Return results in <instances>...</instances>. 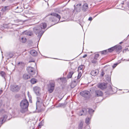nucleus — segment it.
I'll use <instances>...</instances> for the list:
<instances>
[{"label":"nucleus","instance_id":"obj_1","mask_svg":"<svg viewBox=\"0 0 129 129\" xmlns=\"http://www.w3.org/2000/svg\"><path fill=\"white\" fill-rule=\"evenodd\" d=\"M47 25L46 23H41L39 26L34 28V30L35 33L36 35L38 34L37 36L38 38L40 39L45 31H44L42 30L45 29L46 28Z\"/></svg>","mask_w":129,"mask_h":129},{"label":"nucleus","instance_id":"obj_2","mask_svg":"<svg viewBox=\"0 0 129 129\" xmlns=\"http://www.w3.org/2000/svg\"><path fill=\"white\" fill-rule=\"evenodd\" d=\"M28 102L26 99H24L22 100L20 103L21 112L23 113L26 111L28 109Z\"/></svg>","mask_w":129,"mask_h":129},{"label":"nucleus","instance_id":"obj_3","mask_svg":"<svg viewBox=\"0 0 129 129\" xmlns=\"http://www.w3.org/2000/svg\"><path fill=\"white\" fill-rule=\"evenodd\" d=\"M20 87L16 84L11 85L10 86V90L13 92H16L20 89Z\"/></svg>","mask_w":129,"mask_h":129},{"label":"nucleus","instance_id":"obj_4","mask_svg":"<svg viewBox=\"0 0 129 129\" xmlns=\"http://www.w3.org/2000/svg\"><path fill=\"white\" fill-rule=\"evenodd\" d=\"M55 84L54 82H50L48 86V90L50 93L53 91Z\"/></svg>","mask_w":129,"mask_h":129},{"label":"nucleus","instance_id":"obj_5","mask_svg":"<svg viewBox=\"0 0 129 129\" xmlns=\"http://www.w3.org/2000/svg\"><path fill=\"white\" fill-rule=\"evenodd\" d=\"M80 94V95L82 96L87 98H89L90 95V92L86 90L81 92Z\"/></svg>","mask_w":129,"mask_h":129},{"label":"nucleus","instance_id":"obj_6","mask_svg":"<svg viewBox=\"0 0 129 129\" xmlns=\"http://www.w3.org/2000/svg\"><path fill=\"white\" fill-rule=\"evenodd\" d=\"M51 15L53 16H54V18H56V20H53L52 21H55L56 23H57L58 21L60 20V16L57 14L55 13H52L51 14Z\"/></svg>","mask_w":129,"mask_h":129},{"label":"nucleus","instance_id":"obj_7","mask_svg":"<svg viewBox=\"0 0 129 129\" xmlns=\"http://www.w3.org/2000/svg\"><path fill=\"white\" fill-rule=\"evenodd\" d=\"M7 117V116L5 114H4L0 117V124H2L6 121Z\"/></svg>","mask_w":129,"mask_h":129},{"label":"nucleus","instance_id":"obj_8","mask_svg":"<svg viewBox=\"0 0 129 129\" xmlns=\"http://www.w3.org/2000/svg\"><path fill=\"white\" fill-rule=\"evenodd\" d=\"M33 90L37 95H39L40 94V92L41 89L38 86H35L34 87Z\"/></svg>","mask_w":129,"mask_h":129},{"label":"nucleus","instance_id":"obj_9","mask_svg":"<svg viewBox=\"0 0 129 129\" xmlns=\"http://www.w3.org/2000/svg\"><path fill=\"white\" fill-rule=\"evenodd\" d=\"M98 87L102 89L106 88L107 87V85L105 83H99L97 85Z\"/></svg>","mask_w":129,"mask_h":129},{"label":"nucleus","instance_id":"obj_10","mask_svg":"<svg viewBox=\"0 0 129 129\" xmlns=\"http://www.w3.org/2000/svg\"><path fill=\"white\" fill-rule=\"evenodd\" d=\"M79 80H76L75 79L74 80L72 81V82L71 85V88H73L75 87L77 85V83L79 82Z\"/></svg>","mask_w":129,"mask_h":129},{"label":"nucleus","instance_id":"obj_11","mask_svg":"<svg viewBox=\"0 0 129 129\" xmlns=\"http://www.w3.org/2000/svg\"><path fill=\"white\" fill-rule=\"evenodd\" d=\"M87 112V109L85 108H83L82 110L79 112L78 114L79 115L81 116L83 115H85L86 114Z\"/></svg>","mask_w":129,"mask_h":129},{"label":"nucleus","instance_id":"obj_12","mask_svg":"<svg viewBox=\"0 0 129 129\" xmlns=\"http://www.w3.org/2000/svg\"><path fill=\"white\" fill-rule=\"evenodd\" d=\"M95 95L98 96H102L103 94V93L100 90L96 91H95Z\"/></svg>","mask_w":129,"mask_h":129},{"label":"nucleus","instance_id":"obj_13","mask_svg":"<svg viewBox=\"0 0 129 129\" xmlns=\"http://www.w3.org/2000/svg\"><path fill=\"white\" fill-rule=\"evenodd\" d=\"M99 72V70H93L91 72V74L92 76H95L98 74Z\"/></svg>","mask_w":129,"mask_h":129},{"label":"nucleus","instance_id":"obj_14","mask_svg":"<svg viewBox=\"0 0 129 129\" xmlns=\"http://www.w3.org/2000/svg\"><path fill=\"white\" fill-rule=\"evenodd\" d=\"M81 4H80L77 5L76 7H75V6L74 5L75 10L77 12H79L80 11L81 9Z\"/></svg>","mask_w":129,"mask_h":129},{"label":"nucleus","instance_id":"obj_15","mask_svg":"<svg viewBox=\"0 0 129 129\" xmlns=\"http://www.w3.org/2000/svg\"><path fill=\"white\" fill-rule=\"evenodd\" d=\"M30 54L33 56H36L37 55V52L35 50H31L30 51Z\"/></svg>","mask_w":129,"mask_h":129},{"label":"nucleus","instance_id":"obj_16","mask_svg":"<svg viewBox=\"0 0 129 129\" xmlns=\"http://www.w3.org/2000/svg\"><path fill=\"white\" fill-rule=\"evenodd\" d=\"M88 8V6L86 3L84 4L82 10L84 11H86Z\"/></svg>","mask_w":129,"mask_h":129},{"label":"nucleus","instance_id":"obj_17","mask_svg":"<svg viewBox=\"0 0 129 129\" xmlns=\"http://www.w3.org/2000/svg\"><path fill=\"white\" fill-rule=\"evenodd\" d=\"M9 9V7L5 6L2 9L1 11L4 12H5L7 11Z\"/></svg>","mask_w":129,"mask_h":129},{"label":"nucleus","instance_id":"obj_18","mask_svg":"<svg viewBox=\"0 0 129 129\" xmlns=\"http://www.w3.org/2000/svg\"><path fill=\"white\" fill-rule=\"evenodd\" d=\"M115 46H116V47H115V49L116 50L117 52L119 51L121 49V46L120 45H116Z\"/></svg>","mask_w":129,"mask_h":129},{"label":"nucleus","instance_id":"obj_19","mask_svg":"<svg viewBox=\"0 0 129 129\" xmlns=\"http://www.w3.org/2000/svg\"><path fill=\"white\" fill-rule=\"evenodd\" d=\"M23 78L25 79H29L30 78V75L26 74H24L23 76Z\"/></svg>","mask_w":129,"mask_h":129},{"label":"nucleus","instance_id":"obj_20","mask_svg":"<svg viewBox=\"0 0 129 129\" xmlns=\"http://www.w3.org/2000/svg\"><path fill=\"white\" fill-rule=\"evenodd\" d=\"M57 80L58 82L61 81L62 83L65 82L66 81V78H58L57 79Z\"/></svg>","mask_w":129,"mask_h":129},{"label":"nucleus","instance_id":"obj_21","mask_svg":"<svg viewBox=\"0 0 129 129\" xmlns=\"http://www.w3.org/2000/svg\"><path fill=\"white\" fill-rule=\"evenodd\" d=\"M74 73V72L73 71H70L69 74L67 76V78L68 79L71 78L72 77V75Z\"/></svg>","mask_w":129,"mask_h":129},{"label":"nucleus","instance_id":"obj_22","mask_svg":"<svg viewBox=\"0 0 129 129\" xmlns=\"http://www.w3.org/2000/svg\"><path fill=\"white\" fill-rule=\"evenodd\" d=\"M27 70L29 73H31L33 70H34V68L31 67H29L27 68Z\"/></svg>","mask_w":129,"mask_h":129},{"label":"nucleus","instance_id":"obj_23","mask_svg":"<svg viewBox=\"0 0 129 129\" xmlns=\"http://www.w3.org/2000/svg\"><path fill=\"white\" fill-rule=\"evenodd\" d=\"M24 34L26 35L29 36H31L33 34L30 31H26L24 32Z\"/></svg>","mask_w":129,"mask_h":129},{"label":"nucleus","instance_id":"obj_24","mask_svg":"<svg viewBox=\"0 0 129 129\" xmlns=\"http://www.w3.org/2000/svg\"><path fill=\"white\" fill-rule=\"evenodd\" d=\"M116 47V46H114L112 47L107 50H108V52H112L114 50H115V47Z\"/></svg>","mask_w":129,"mask_h":129},{"label":"nucleus","instance_id":"obj_25","mask_svg":"<svg viewBox=\"0 0 129 129\" xmlns=\"http://www.w3.org/2000/svg\"><path fill=\"white\" fill-rule=\"evenodd\" d=\"M91 61L92 63L93 64H95L97 63V60L94 58H91Z\"/></svg>","mask_w":129,"mask_h":129},{"label":"nucleus","instance_id":"obj_26","mask_svg":"<svg viewBox=\"0 0 129 129\" xmlns=\"http://www.w3.org/2000/svg\"><path fill=\"white\" fill-rule=\"evenodd\" d=\"M78 75L77 76V78L76 79V80H79V79L81 77V71H79L78 72Z\"/></svg>","mask_w":129,"mask_h":129},{"label":"nucleus","instance_id":"obj_27","mask_svg":"<svg viewBox=\"0 0 129 129\" xmlns=\"http://www.w3.org/2000/svg\"><path fill=\"white\" fill-rule=\"evenodd\" d=\"M37 80L35 78L32 79L31 80L30 82L32 84H34L37 82Z\"/></svg>","mask_w":129,"mask_h":129},{"label":"nucleus","instance_id":"obj_28","mask_svg":"<svg viewBox=\"0 0 129 129\" xmlns=\"http://www.w3.org/2000/svg\"><path fill=\"white\" fill-rule=\"evenodd\" d=\"M83 125V122L81 121L79 125V128L80 129H82Z\"/></svg>","mask_w":129,"mask_h":129},{"label":"nucleus","instance_id":"obj_29","mask_svg":"<svg viewBox=\"0 0 129 129\" xmlns=\"http://www.w3.org/2000/svg\"><path fill=\"white\" fill-rule=\"evenodd\" d=\"M83 66L82 65H81L78 68V72L82 71V69L83 68Z\"/></svg>","mask_w":129,"mask_h":129},{"label":"nucleus","instance_id":"obj_30","mask_svg":"<svg viewBox=\"0 0 129 129\" xmlns=\"http://www.w3.org/2000/svg\"><path fill=\"white\" fill-rule=\"evenodd\" d=\"M90 118H89L88 117L85 120V122L86 123L88 124L90 123Z\"/></svg>","mask_w":129,"mask_h":129},{"label":"nucleus","instance_id":"obj_31","mask_svg":"<svg viewBox=\"0 0 129 129\" xmlns=\"http://www.w3.org/2000/svg\"><path fill=\"white\" fill-rule=\"evenodd\" d=\"M44 124V120L43 119L42 120V121L39 123V126L40 128L41 127L43 126Z\"/></svg>","mask_w":129,"mask_h":129},{"label":"nucleus","instance_id":"obj_32","mask_svg":"<svg viewBox=\"0 0 129 129\" xmlns=\"http://www.w3.org/2000/svg\"><path fill=\"white\" fill-rule=\"evenodd\" d=\"M21 42L23 43H25L26 41V39L25 38H22L20 40Z\"/></svg>","mask_w":129,"mask_h":129},{"label":"nucleus","instance_id":"obj_33","mask_svg":"<svg viewBox=\"0 0 129 129\" xmlns=\"http://www.w3.org/2000/svg\"><path fill=\"white\" fill-rule=\"evenodd\" d=\"M88 113L90 114H91L93 113L94 111L91 109H89L88 110Z\"/></svg>","mask_w":129,"mask_h":129},{"label":"nucleus","instance_id":"obj_34","mask_svg":"<svg viewBox=\"0 0 129 129\" xmlns=\"http://www.w3.org/2000/svg\"><path fill=\"white\" fill-rule=\"evenodd\" d=\"M99 56V54H95L94 58L97 60Z\"/></svg>","mask_w":129,"mask_h":129},{"label":"nucleus","instance_id":"obj_35","mask_svg":"<svg viewBox=\"0 0 129 129\" xmlns=\"http://www.w3.org/2000/svg\"><path fill=\"white\" fill-rule=\"evenodd\" d=\"M107 53H108V50H107L103 51L101 52L102 54H105Z\"/></svg>","mask_w":129,"mask_h":129},{"label":"nucleus","instance_id":"obj_36","mask_svg":"<svg viewBox=\"0 0 129 129\" xmlns=\"http://www.w3.org/2000/svg\"><path fill=\"white\" fill-rule=\"evenodd\" d=\"M9 57L10 58H11L13 56V53H10L9 55Z\"/></svg>","mask_w":129,"mask_h":129},{"label":"nucleus","instance_id":"obj_37","mask_svg":"<svg viewBox=\"0 0 129 129\" xmlns=\"http://www.w3.org/2000/svg\"><path fill=\"white\" fill-rule=\"evenodd\" d=\"M119 63H114L113 66V68H115L116 66Z\"/></svg>","mask_w":129,"mask_h":129},{"label":"nucleus","instance_id":"obj_38","mask_svg":"<svg viewBox=\"0 0 129 129\" xmlns=\"http://www.w3.org/2000/svg\"><path fill=\"white\" fill-rule=\"evenodd\" d=\"M0 74L1 75L2 77H4V75L5 74V73L4 72H1L0 73Z\"/></svg>","mask_w":129,"mask_h":129},{"label":"nucleus","instance_id":"obj_39","mask_svg":"<svg viewBox=\"0 0 129 129\" xmlns=\"http://www.w3.org/2000/svg\"><path fill=\"white\" fill-rule=\"evenodd\" d=\"M30 75H31V76H33V75H34L35 74V72L34 71V70H33V72H31V73H29Z\"/></svg>","mask_w":129,"mask_h":129},{"label":"nucleus","instance_id":"obj_40","mask_svg":"<svg viewBox=\"0 0 129 129\" xmlns=\"http://www.w3.org/2000/svg\"><path fill=\"white\" fill-rule=\"evenodd\" d=\"M64 104L60 103L58 104V106H57V107H58L63 106Z\"/></svg>","mask_w":129,"mask_h":129},{"label":"nucleus","instance_id":"obj_41","mask_svg":"<svg viewBox=\"0 0 129 129\" xmlns=\"http://www.w3.org/2000/svg\"><path fill=\"white\" fill-rule=\"evenodd\" d=\"M18 8H19L20 9V11H22V9L21 7H20H20H18V6L17 7L16 9H17Z\"/></svg>","mask_w":129,"mask_h":129},{"label":"nucleus","instance_id":"obj_42","mask_svg":"<svg viewBox=\"0 0 129 129\" xmlns=\"http://www.w3.org/2000/svg\"><path fill=\"white\" fill-rule=\"evenodd\" d=\"M92 19V18L91 17H89L88 19V20L90 21H91Z\"/></svg>","mask_w":129,"mask_h":129},{"label":"nucleus","instance_id":"obj_43","mask_svg":"<svg viewBox=\"0 0 129 129\" xmlns=\"http://www.w3.org/2000/svg\"><path fill=\"white\" fill-rule=\"evenodd\" d=\"M23 64V63L22 62H19L18 63V65H19L20 64H21V65H22V64Z\"/></svg>","mask_w":129,"mask_h":129},{"label":"nucleus","instance_id":"obj_44","mask_svg":"<svg viewBox=\"0 0 129 129\" xmlns=\"http://www.w3.org/2000/svg\"><path fill=\"white\" fill-rule=\"evenodd\" d=\"M87 56V55L86 54H85L83 56V58H85Z\"/></svg>","mask_w":129,"mask_h":129},{"label":"nucleus","instance_id":"obj_45","mask_svg":"<svg viewBox=\"0 0 129 129\" xmlns=\"http://www.w3.org/2000/svg\"><path fill=\"white\" fill-rule=\"evenodd\" d=\"M3 92V90H0V95H1Z\"/></svg>","mask_w":129,"mask_h":129},{"label":"nucleus","instance_id":"obj_46","mask_svg":"<svg viewBox=\"0 0 129 129\" xmlns=\"http://www.w3.org/2000/svg\"><path fill=\"white\" fill-rule=\"evenodd\" d=\"M28 97H29V99L30 100V99H31V96H28Z\"/></svg>","mask_w":129,"mask_h":129},{"label":"nucleus","instance_id":"obj_47","mask_svg":"<svg viewBox=\"0 0 129 129\" xmlns=\"http://www.w3.org/2000/svg\"><path fill=\"white\" fill-rule=\"evenodd\" d=\"M112 89L111 87V86H110V90H112Z\"/></svg>","mask_w":129,"mask_h":129},{"label":"nucleus","instance_id":"obj_48","mask_svg":"<svg viewBox=\"0 0 129 129\" xmlns=\"http://www.w3.org/2000/svg\"><path fill=\"white\" fill-rule=\"evenodd\" d=\"M34 61H29V62H34Z\"/></svg>","mask_w":129,"mask_h":129},{"label":"nucleus","instance_id":"obj_49","mask_svg":"<svg viewBox=\"0 0 129 129\" xmlns=\"http://www.w3.org/2000/svg\"><path fill=\"white\" fill-rule=\"evenodd\" d=\"M123 42H120L119 43L120 44H121Z\"/></svg>","mask_w":129,"mask_h":129},{"label":"nucleus","instance_id":"obj_50","mask_svg":"<svg viewBox=\"0 0 129 129\" xmlns=\"http://www.w3.org/2000/svg\"><path fill=\"white\" fill-rule=\"evenodd\" d=\"M1 12H0V17H1Z\"/></svg>","mask_w":129,"mask_h":129},{"label":"nucleus","instance_id":"obj_51","mask_svg":"<svg viewBox=\"0 0 129 129\" xmlns=\"http://www.w3.org/2000/svg\"><path fill=\"white\" fill-rule=\"evenodd\" d=\"M37 102H39V101H38L36 103H37Z\"/></svg>","mask_w":129,"mask_h":129},{"label":"nucleus","instance_id":"obj_52","mask_svg":"<svg viewBox=\"0 0 129 129\" xmlns=\"http://www.w3.org/2000/svg\"><path fill=\"white\" fill-rule=\"evenodd\" d=\"M1 103H0V107H1Z\"/></svg>","mask_w":129,"mask_h":129},{"label":"nucleus","instance_id":"obj_53","mask_svg":"<svg viewBox=\"0 0 129 129\" xmlns=\"http://www.w3.org/2000/svg\"><path fill=\"white\" fill-rule=\"evenodd\" d=\"M3 1H4L5 0H2Z\"/></svg>","mask_w":129,"mask_h":129},{"label":"nucleus","instance_id":"obj_54","mask_svg":"<svg viewBox=\"0 0 129 129\" xmlns=\"http://www.w3.org/2000/svg\"><path fill=\"white\" fill-rule=\"evenodd\" d=\"M127 61H129V60H127Z\"/></svg>","mask_w":129,"mask_h":129},{"label":"nucleus","instance_id":"obj_55","mask_svg":"<svg viewBox=\"0 0 129 129\" xmlns=\"http://www.w3.org/2000/svg\"><path fill=\"white\" fill-rule=\"evenodd\" d=\"M128 92H129V90L128 91Z\"/></svg>","mask_w":129,"mask_h":129}]
</instances>
